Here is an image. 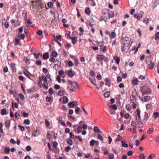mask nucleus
<instances>
[{
	"mask_svg": "<svg viewBox=\"0 0 159 159\" xmlns=\"http://www.w3.org/2000/svg\"><path fill=\"white\" fill-rule=\"evenodd\" d=\"M136 120L138 123L139 125V127L140 128L143 126V123L141 121L140 110L139 109H137L135 111Z\"/></svg>",
	"mask_w": 159,
	"mask_h": 159,
	"instance_id": "nucleus-1",
	"label": "nucleus"
},
{
	"mask_svg": "<svg viewBox=\"0 0 159 159\" xmlns=\"http://www.w3.org/2000/svg\"><path fill=\"white\" fill-rule=\"evenodd\" d=\"M146 64L149 66V68L150 69H152L154 68L155 64L152 62L151 58L147 57L146 58Z\"/></svg>",
	"mask_w": 159,
	"mask_h": 159,
	"instance_id": "nucleus-2",
	"label": "nucleus"
},
{
	"mask_svg": "<svg viewBox=\"0 0 159 159\" xmlns=\"http://www.w3.org/2000/svg\"><path fill=\"white\" fill-rule=\"evenodd\" d=\"M131 102L132 103V107L133 108L135 109L136 108L137 103L138 102H137L136 99L135 98V97L133 95H132L130 97Z\"/></svg>",
	"mask_w": 159,
	"mask_h": 159,
	"instance_id": "nucleus-3",
	"label": "nucleus"
},
{
	"mask_svg": "<svg viewBox=\"0 0 159 159\" xmlns=\"http://www.w3.org/2000/svg\"><path fill=\"white\" fill-rule=\"evenodd\" d=\"M68 105L70 108H74L75 106L78 105V102L77 101H74L69 102Z\"/></svg>",
	"mask_w": 159,
	"mask_h": 159,
	"instance_id": "nucleus-4",
	"label": "nucleus"
},
{
	"mask_svg": "<svg viewBox=\"0 0 159 159\" xmlns=\"http://www.w3.org/2000/svg\"><path fill=\"white\" fill-rule=\"evenodd\" d=\"M65 73L68 74V75L71 77H73L74 75L72 71V68H70V70H66L65 71Z\"/></svg>",
	"mask_w": 159,
	"mask_h": 159,
	"instance_id": "nucleus-5",
	"label": "nucleus"
},
{
	"mask_svg": "<svg viewBox=\"0 0 159 159\" xmlns=\"http://www.w3.org/2000/svg\"><path fill=\"white\" fill-rule=\"evenodd\" d=\"M142 95L143 96L144 95L146 94H150L151 93V91L150 89L148 88L145 90H143L142 91Z\"/></svg>",
	"mask_w": 159,
	"mask_h": 159,
	"instance_id": "nucleus-6",
	"label": "nucleus"
},
{
	"mask_svg": "<svg viewBox=\"0 0 159 159\" xmlns=\"http://www.w3.org/2000/svg\"><path fill=\"white\" fill-rule=\"evenodd\" d=\"M75 86H76L77 87V88H78V87H79V86H77L75 85H71V86L70 87L69 86V87H67V89H68V90H69L70 91H71L72 92H73V91H74L75 89Z\"/></svg>",
	"mask_w": 159,
	"mask_h": 159,
	"instance_id": "nucleus-7",
	"label": "nucleus"
},
{
	"mask_svg": "<svg viewBox=\"0 0 159 159\" xmlns=\"http://www.w3.org/2000/svg\"><path fill=\"white\" fill-rule=\"evenodd\" d=\"M139 80L137 78H134L132 81V83L135 85H137L138 84Z\"/></svg>",
	"mask_w": 159,
	"mask_h": 159,
	"instance_id": "nucleus-8",
	"label": "nucleus"
},
{
	"mask_svg": "<svg viewBox=\"0 0 159 159\" xmlns=\"http://www.w3.org/2000/svg\"><path fill=\"white\" fill-rule=\"evenodd\" d=\"M68 83L69 85H73V84L75 85H76L78 86H79V84H78L75 81H72L71 80H68Z\"/></svg>",
	"mask_w": 159,
	"mask_h": 159,
	"instance_id": "nucleus-9",
	"label": "nucleus"
},
{
	"mask_svg": "<svg viewBox=\"0 0 159 159\" xmlns=\"http://www.w3.org/2000/svg\"><path fill=\"white\" fill-rule=\"evenodd\" d=\"M105 57L103 55H97V58L98 61H101Z\"/></svg>",
	"mask_w": 159,
	"mask_h": 159,
	"instance_id": "nucleus-10",
	"label": "nucleus"
},
{
	"mask_svg": "<svg viewBox=\"0 0 159 159\" xmlns=\"http://www.w3.org/2000/svg\"><path fill=\"white\" fill-rule=\"evenodd\" d=\"M36 5L37 6L40 7V8H42L43 5L40 0H38L36 2Z\"/></svg>",
	"mask_w": 159,
	"mask_h": 159,
	"instance_id": "nucleus-11",
	"label": "nucleus"
},
{
	"mask_svg": "<svg viewBox=\"0 0 159 159\" xmlns=\"http://www.w3.org/2000/svg\"><path fill=\"white\" fill-rule=\"evenodd\" d=\"M139 98L142 101H143V100H144L145 102H148L150 100V97L148 96H146L144 97L143 98H142L139 97Z\"/></svg>",
	"mask_w": 159,
	"mask_h": 159,
	"instance_id": "nucleus-12",
	"label": "nucleus"
},
{
	"mask_svg": "<svg viewBox=\"0 0 159 159\" xmlns=\"http://www.w3.org/2000/svg\"><path fill=\"white\" fill-rule=\"evenodd\" d=\"M143 120V122H146L147 119L148 118L149 116L148 115V114L146 112H144V115Z\"/></svg>",
	"mask_w": 159,
	"mask_h": 159,
	"instance_id": "nucleus-13",
	"label": "nucleus"
},
{
	"mask_svg": "<svg viewBox=\"0 0 159 159\" xmlns=\"http://www.w3.org/2000/svg\"><path fill=\"white\" fill-rule=\"evenodd\" d=\"M106 81L105 84L106 85L110 87L111 85V82L108 78H106L105 79Z\"/></svg>",
	"mask_w": 159,
	"mask_h": 159,
	"instance_id": "nucleus-14",
	"label": "nucleus"
},
{
	"mask_svg": "<svg viewBox=\"0 0 159 159\" xmlns=\"http://www.w3.org/2000/svg\"><path fill=\"white\" fill-rule=\"evenodd\" d=\"M113 58L116 61V62L117 64H119L120 62V57H118L117 56H115L113 57Z\"/></svg>",
	"mask_w": 159,
	"mask_h": 159,
	"instance_id": "nucleus-15",
	"label": "nucleus"
},
{
	"mask_svg": "<svg viewBox=\"0 0 159 159\" xmlns=\"http://www.w3.org/2000/svg\"><path fill=\"white\" fill-rule=\"evenodd\" d=\"M15 64L14 63H11V68L12 72H15L16 71V68L15 66Z\"/></svg>",
	"mask_w": 159,
	"mask_h": 159,
	"instance_id": "nucleus-16",
	"label": "nucleus"
},
{
	"mask_svg": "<svg viewBox=\"0 0 159 159\" xmlns=\"http://www.w3.org/2000/svg\"><path fill=\"white\" fill-rule=\"evenodd\" d=\"M85 13L87 15H89L91 13V10L89 7L86 8L85 10Z\"/></svg>",
	"mask_w": 159,
	"mask_h": 159,
	"instance_id": "nucleus-17",
	"label": "nucleus"
},
{
	"mask_svg": "<svg viewBox=\"0 0 159 159\" xmlns=\"http://www.w3.org/2000/svg\"><path fill=\"white\" fill-rule=\"evenodd\" d=\"M49 57V53L47 52L44 53L43 54V58L44 60L48 59Z\"/></svg>",
	"mask_w": 159,
	"mask_h": 159,
	"instance_id": "nucleus-18",
	"label": "nucleus"
},
{
	"mask_svg": "<svg viewBox=\"0 0 159 159\" xmlns=\"http://www.w3.org/2000/svg\"><path fill=\"white\" fill-rule=\"evenodd\" d=\"M116 34L114 32H112L111 33V34L110 35L109 37L110 39L116 38Z\"/></svg>",
	"mask_w": 159,
	"mask_h": 159,
	"instance_id": "nucleus-19",
	"label": "nucleus"
},
{
	"mask_svg": "<svg viewBox=\"0 0 159 159\" xmlns=\"http://www.w3.org/2000/svg\"><path fill=\"white\" fill-rule=\"evenodd\" d=\"M11 121L10 120L7 121L5 123V126L6 127L7 129H9L10 126V124Z\"/></svg>",
	"mask_w": 159,
	"mask_h": 159,
	"instance_id": "nucleus-20",
	"label": "nucleus"
},
{
	"mask_svg": "<svg viewBox=\"0 0 159 159\" xmlns=\"http://www.w3.org/2000/svg\"><path fill=\"white\" fill-rule=\"evenodd\" d=\"M70 39L72 40V43L75 44L77 42V38L76 37H74L73 38H70Z\"/></svg>",
	"mask_w": 159,
	"mask_h": 159,
	"instance_id": "nucleus-21",
	"label": "nucleus"
},
{
	"mask_svg": "<svg viewBox=\"0 0 159 159\" xmlns=\"http://www.w3.org/2000/svg\"><path fill=\"white\" fill-rule=\"evenodd\" d=\"M107 49L108 48L106 46H104L103 48H100V50L103 53L107 51Z\"/></svg>",
	"mask_w": 159,
	"mask_h": 159,
	"instance_id": "nucleus-22",
	"label": "nucleus"
},
{
	"mask_svg": "<svg viewBox=\"0 0 159 159\" xmlns=\"http://www.w3.org/2000/svg\"><path fill=\"white\" fill-rule=\"evenodd\" d=\"M94 22V21L93 19L90 20L88 21V25L91 27H93L94 25L93 24H92V22Z\"/></svg>",
	"mask_w": 159,
	"mask_h": 159,
	"instance_id": "nucleus-23",
	"label": "nucleus"
},
{
	"mask_svg": "<svg viewBox=\"0 0 159 159\" xmlns=\"http://www.w3.org/2000/svg\"><path fill=\"white\" fill-rule=\"evenodd\" d=\"M153 116L155 119L159 117V113L158 112H154L153 113Z\"/></svg>",
	"mask_w": 159,
	"mask_h": 159,
	"instance_id": "nucleus-24",
	"label": "nucleus"
},
{
	"mask_svg": "<svg viewBox=\"0 0 159 159\" xmlns=\"http://www.w3.org/2000/svg\"><path fill=\"white\" fill-rule=\"evenodd\" d=\"M67 143L70 145H72L73 144V141L70 138L67 139Z\"/></svg>",
	"mask_w": 159,
	"mask_h": 159,
	"instance_id": "nucleus-25",
	"label": "nucleus"
},
{
	"mask_svg": "<svg viewBox=\"0 0 159 159\" xmlns=\"http://www.w3.org/2000/svg\"><path fill=\"white\" fill-rule=\"evenodd\" d=\"M122 143V146L125 148L127 147L128 146V144L125 143V141L122 140L121 141Z\"/></svg>",
	"mask_w": 159,
	"mask_h": 159,
	"instance_id": "nucleus-26",
	"label": "nucleus"
},
{
	"mask_svg": "<svg viewBox=\"0 0 159 159\" xmlns=\"http://www.w3.org/2000/svg\"><path fill=\"white\" fill-rule=\"evenodd\" d=\"M1 113L2 115H4L7 114V111L5 109H3L1 111Z\"/></svg>",
	"mask_w": 159,
	"mask_h": 159,
	"instance_id": "nucleus-27",
	"label": "nucleus"
},
{
	"mask_svg": "<svg viewBox=\"0 0 159 159\" xmlns=\"http://www.w3.org/2000/svg\"><path fill=\"white\" fill-rule=\"evenodd\" d=\"M45 124L46 127L49 128V126H50V123L49 121L47 119L45 120Z\"/></svg>",
	"mask_w": 159,
	"mask_h": 159,
	"instance_id": "nucleus-28",
	"label": "nucleus"
},
{
	"mask_svg": "<svg viewBox=\"0 0 159 159\" xmlns=\"http://www.w3.org/2000/svg\"><path fill=\"white\" fill-rule=\"evenodd\" d=\"M63 102L64 103H67L68 101V98L64 96L63 97Z\"/></svg>",
	"mask_w": 159,
	"mask_h": 159,
	"instance_id": "nucleus-29",
	"label": "nucleus"
},
{
	"mask_svg": "<svg viewBox=\"0 0 159 159\" xmlns=\"http://www.w3.org/2000/svg\"><path fill=\"white\" fill-rule=\"evenodd\" d=\"M23 73L30 80H31V78L30 76V75H32L30 73H27L25 71L23 72Z\"/></svg>",
	"mask_w": 159,
	"mask_h": 159,
	"instance_id": "nucleus-30",
	"label": "nucleus"
},
{
	"mask_svg": "<svg viewBox=\"0 0 159 159\" xmlns=\"http://www.w3.org/2000/svg\"><path fill=\"white\" fill-rule=\"evenodd\" d=\"M38 83L39 84V86L40 88H42V80L40 77L39 78V81L38 82Z\"/></svg>",
	"mask_w": 159,
	"mask_h": 159,
	"instance_id": "nucleus-31",
	"label": "nucleus"
},
{
	"mask_svg": "<svg viewBox=\"0 0 159 159\" xmlns=\"http://www.w3.org/2000/svg\"><path fill=\"white\" fill-rule=\"evenodd\" d=\"M97 136L98 139H100L101 141L102 142L103 140V138L102 136V135L100 134H98L97 135Z\"/></svg>",
	"mask_w": 159,
	"mask_h": 159,
	"instance_id": "nucleus-32",
	"label": "nucleus"
},
{
	"mask_svg": "<svg viewBox=\"0 0 159 159\" xmlns=\"http://www.w3.org/2000/svg\"><path fill=\"white\" fill-rule=\"evenodd\" d=\"M155 39L157 41L159 40V32H157L155 35Z\"/></svg>",
	"mask_w": 159,
	"mask_h": 159,
	"instance_id": "nucleus-33",
	"label": "nucleus"
},
{
	"mask_svg": "<svg viewBox=\"0 0 159 159\" xmlns=\"http://www.w3.org/2000/svg\"><path fill=\"white\" fill-rule=\"evenodd\" d=\"M57 55V53L55 51H53L52 53V56L54 57H56Z\"/></svg>",
	"mask_w": 159,
	"mask_h": 159,
	"instance_id": "nucleus-34",
	"label": "nucleus"
},
{
	"mask_svg": "<svg viewBox=\"0 0 159 159\" xmlns=\"http://www.w3.org/2000/svg\"><path fill=\"white\" fill-rule=\"evenodd\" d=\"M94 131L97 133L99 132L100 131L98 127L97 126H95L94 127Z\"/></svg>",
	"mask_w": 159,
	"mask_h": 159,
	"instance_id": "nucleus-35",
	"label": "nucleus"
},
{
	"mask_svg": "<svg viewBox=\"0 0 159 159\" xmlns=\"http://www.w3.org/2000/svg\"><path fill=\"white\" fill-rule=\"evenodd\" d=\"M90 82L94 86H97V84L95 82V80L94 79V80H92V79L89 78V79Z\"/></svg>",
	"mask_w": 159,
	"mask_h": 159,
	"instance_id": "nucleus-36",
	"label": "nucleus"
},
{
	"mask_svg": "<svg viewBox=\"0 0 159 159\" xmlns=\"http://www.w3.org/2000/svg\"><path fill=\"white\" fill-rule=\"evenodd\" d=\"M152 105L151 104H148L146 105V109L148 110H150L151 109Z\"/></svg>",
	"mask_w": 159,
	"mask_h": 159,
	"instance_id": "nucleus-37",
	"label": "nucleus"
},
{
	"mask_svg": "<svg viewBox=\"0 0 159 159\" xmlns=\"http://www.w3.org/2000/svg\"><path fill=\"white\" fill-rule=\"evenodd\" d=\"M139 159H145V157L143 154H141L139 156Z\"/></svg>",
	"mask_w": 159,
	"mask_h": 159,
	"instance_id": "nucleus-38",
	"label": "nucleus"
},
{
	"mask_svg": "<svg viewBox=\"0 0 159 159\" xmlns=\"http://www.w3.org/2000/svg\"><path fill=\"white\" fill-rule=\"evenodd\" d=\"M71 149V148L69 146H67L65 148V151L67 152H68Z\"/></svg>",
	"mask_w": 159,
	"mask_h": 159,
	"instance_id": "nucleus-39",
	"label": "nucleus"
},
{
	"mask_svg": "<svg viewBox=\"0 0 159 159\" xmlns=\"http://www.w3.org/2000/svg\"><path fill=\"white\" fill-rule=\"evenodd\" d=\"M12 107H13L14 106V107L15 108H18V105L16 102L14 103V102L13 101L12 102Z\"/></svg>",
	"mask_w": 159,
	"mask_h": 159,
	"instance_id": "nucleus-40",
	"label": "nucleus"
},
{
	"mask_svg": "<svg viewBox=\"0 0 159 159\" xmlns=\"http://www.w3.org/2000/svg\"><path fill=\"white\" fill-rule=\"evenodd\" d=\"M117 83H119V82L121 81L122 79L120 76H118L117 77Z\"/></svg>",
	"mask_w": 159,
	"mask_h": 159,
	"instance_id": "nucleus-41",
	"label": "nucleus"
},
{
	"mask_svg": "<svg viewBox=\"0 0 159 159\" xmlns=\"http://www.w3.org/2000/svg\"><path fill=\"white\" fill-rule=\"evenodd\" d=\"M96 142V141L94 139H92L90 142V145L93 146L94 145L95 143Z\"/></svg>",
	"mask_w": 159,
	"mask_h": 159,
	"instance_id": "nucleus-42",
	"label": "nucleus"
},
{
	"mask_svg": "<svg viewBox=\"0 0 159 159\" xmlns=\"http://www.w3.org/2000/svg\"><path fill=\"white\" fill-rule=\"evenodd\" d=\"M24 13H25V15L24 16V19H25V20H27V15L26 12L25 11H23V14H24Z\"/></svg>",
	"mask_w": 159,
	"mask_h": 159,
	"instance_id": "nucleus-43",
	"label": "nucleus"
},
{
	"mask_svg": "<svg viewBox=\"0 0 159 159\" xmlns=\"http://www.w3.org/2000/svg\"><path fill=\"white\" fill-rule=\"evenodd\" d=\"M125 43H124L123 44V45L121 46V51L122 52H123L125 51Z\"/></svg>",
	"mask_w": 159,
	"mask_h": 159,
	"instance_id": "nucleus-44",
	"label": "nucleus"
},
{
	"mask_svg": "<svg viewBox=\"0 0 159 159\" xmlns=\"http://www.w3.org/2000/svg\"><path fill=\"white\" fill-rule=\"evenodd\" d=\"M114 157V155L113 154H110L108 157V159H113Z\"/></svg>",
	"mask_w": 159,
	"mask_h": 159,
	"instance_id": "nucleus-45",
	"label": "nucleus"
},
{
	"mask_svg": "<svg viewBox=\"0 0 159 159\" xmlns=\"http://www.w3.org/2000/svg\"><path fill=\"white\" fill-rule=\"evenodd\" d=\"M149 19L147 18L144 19L143 21V23H145L146 25H147L149 23Z\"/></svg>",
	"mask_w": 159,
	"mask_h": 159,
	"instance_id": "nucleus-46",
	"label": "nucleus"
},
{
	"mask_svg": "<svg viewBox=\"0 0 159 159\" xmlns=\"http://www.w3.org/2000/svg\"><path fill=\"white\" fill-rule=\"evenodd\" d=\"M68 65L69 67H71L73 66L74 64L71 61H69L68 62Z\"/></svg>",
	"mask_w": 159,
	"mask_h": 159,
	"instance_id": "nucleus-47",
	"label": "nucleus"
},
{
	"mask_svg": "<svg viewBox=\"0 0 159 159\" xmlns=\"http://www.w3.org/2000/svg\"><path fill=\"white\" fill-rule=\"evenodd\" d=\"M80 111V109L79 107H77L75 110V112L76 114H78Z\"/></svg>",
	"mask_w": 159,
	"mask_h": 159,
	"instance_id": "nucleus-48",
	"label": "nucleus"
},
{
	"mask_svg": "<svg viewBox=\"0 0 159 159\" xmlns=\"http://www.w3.org/2000/svg\"><path fill=\"white\" fill-rule=\"evenodd\" d=\"M138 78L140 79V80H145V76H143V75H139V77H138Z\"/></svg>",
	"mask_w": 159,
	"mask_h": 159,
	"instance_id": "nucleus-49",
	"label": "nucleus"
},
{
	"mask_svg": "<svg viewBox=\"0 0 159 159\" xmlns=\"http://www.w3.org/2000/svg\"><path fill=\"white\" fill-rule=\"evenodd\" d=\"M89 1H91V5L93 6H94L96 5V4L94 1V0H87V2Z\"/></svg>",
	"mask_w": 159,
	"mask_h": 159,
	"instance_id": "nucleus-50",
	"label": "nucleus"
},
{
	"mask_svg": "<svg viewBox=\"0 0 159 159\" xmlns=\"http://www.w3.org/2000/svg\"><path fill=\"white\" fill-rule=\"evenodd\" d=\"M19 79L21 81H24L25 80V78L23 76L21 75L19 76Z\"/></svg>",
	"mask_w": 159,
	"mask_h": 159,
	"instance_id": "nucleus-51",
	"label": "nucleus"
},
{
	"mask_svg": "<svg viewBox=\"0 0 159 159\" xmlns=\"http://www.w3.org/2000/svg\"><path fill=\"white\" fill-rule=\"evenodd\" d=\"M48 93L49 94L52 95L53 93L52 88H51L49 89Z\"/></svg>",
	"mask_w": 159,
	"mask_h": 159,
	"instance_id": "nucleus-52",
	"label": "nucleus"
},
{
	"mask_svg": "<svg viewBox=\"0 0 159 159\" xmlns=\"http://www.w3.org/2000/svg\"><path fill=\"white\" fill-rule=\"evenodd\" d=\"M97 43L99 44V46L100 47V48H102V47L104 45V43L102 42H98Z\"/></svg>",
	"mask_w": 159,
	"mask_h": 159,
	"instance_id": "nucleus-53",
	"label": "nucleus"
},
{
	"mask_svg": "<svg viewBox=\"0 0 159 159\" xmlns=\"http://www.w3.org/2000/svg\"><path fill=\"white\" fill-rule=\"evenodd\" d=\"M36 64L38 66H41L42 65V62L40 60H38L36 61Z\"/></svg>",
	"mask_w": 159,
	"mask_h": 159,
	"instance_id": "nucleus-54",
	"label": "nucleus"
},
{
	"mask_svg": "<svg viewBox=\"0 0 159 159\" xmlns=\"http://www.w3.org/2000/svg\"><path fill=\"white\" fill-rule=\"evenodd\" d=\"M126 108L128 111H130L131 109V107L129 104H128L126 105Z\"/></svg>",
	"mask_w": 159,
	"mask_h": 159,
	"instance_id": "nucleus-55",
	"label": "nucleus"
},
{
	"mask_svg": "<svg viewBox=\"0 0 159 159\" xmlns=\"http://www.w3.org/2000/svg\"><path fill=\"white\" fill-rule=\"evenodd\" d=\"M54 57H50L49 60L50 62H54L55 61V58Z\"/></svg>",
	"mask_w": 159,
	"mask_h": 159,
	"instance_id": "nucleus-56",
	"label": "nucleus"
},
{
	"mask_svg": "<svg viewBox=\"0 0 159 159\" xmlns=\"http://www.w3.org/2000/svg\"><path fill=\"white\" fill-rule=\"evenodd\" d=\"M48 6L49 8L52 7L53 6V3L51 2H48Z\"/></svg>",
	"mask_w": 159,
	"mask_h": 159,
	"instance_id": "nucleus-57",
	"label": "nucleus"
},
{
	"mask_svg": "<svg viewBox=\"0 0 159 159\" xmlns=\"http://www.w3.org/2000/svg\"><path fill=\"white\" fill-rule=\"evenodd\" d=\"M30 122V121L28 119H25L24 121V123L26 125H29Z\"/></svg>",
	"mask_w": 159,
	"mask_h": 159,
	"instance_id": "nucleus-58",
	"label": "nucleus"
},
{
	"mask_svg": "<svg viewBox=\"0 0 159 159\" xmlns=\"http://www.w3.org/2000/svg\"><path fill=\"white\" fill-rule=\"evenodd\" d=\"M10 143L13 144H15L16 143V141L13 139H11L10 141Z\"/></svg>",
	"mask_w": 159,
	"mask_h": 159,
	"instance_id": "nucleus-59",
	"label": "nucleus"
},
{
	"mask_svg": "<svg viewBox=\"0 0 159 159\" xmlns=\"http://www.w3.org/2000/svg\"><path fill=\"white\" fill-rule=\"evenodd\" d=\"M153 131V129L149 128L147 131V133L149 134H151Z\"/></svg>",
	"mask_w": 159,
	"mask_h": 159,
	"instance_id": "nucleus-60",
	"label": "nucleus"
},
{
	"mask_svg": "<svg viewBox=\"0 0 159 159\" xmlns=\"http://www.w3.org/2000/svg\"><path fill=\"white\" fill-rule=\"evenodd\" d=\"M42 79H43V81L44 82H46L47 83V78H46V77L44 75H42Z\"/></svg>",
	"mask_w": 159,
	"mask_h": 159,
	"instance_id": "nucleus-61",
	"label": "nucleus"
},
{
	"mask_svg": "<svg viewBox=\"0 0 159 159\" xmlns=\"http://www.w3.org/2000/svg\"><path fill=\"white\" fill-rule=\"evenodd\" d=\"M47 137L49 139H50L52 138L51 135L49 132L48 133V134L47 135Z\"/></svg>",
	"mask_w": 159,
	"mask_h": 159,
	"instance_id": "nucleus-62",
	"label": "nucleus"
},
{
	"mask_svg": "<svg viewBox=\"0 0 159 159\" xmlns=\"http://www.w3.org/2000/svg\"><path fill=\"white\" fill-rule=\"evenodd\" d=\"M70 138H70L71 139H73L75 137V136L74 134L72 132H70L69 134Z\"/></svg>",
	"mask_w": 159,
	"mask_h": 159,
	"instance_id": "nucleus-63",
	"label": "nucleus"
},
{
	"mask_svg": "<svg viewBox=\"0 0 159 159\" xmlns=\"http://www.w3.org/2000/svg\"><path fill=\"white\" fill-rule=\"evenodd\" d=\"M110 95V94L109 93L107 92L104 94V95L105 98H108L109 97Z\"/></svg>",
	"mask_w": 159,
	"mask_h": 159,
	"instance_id": "nucleus-64",
	"label": "nucleus"
}]
</instances>
